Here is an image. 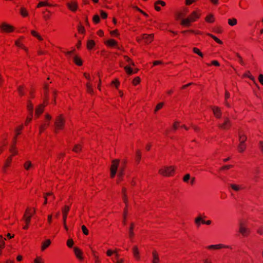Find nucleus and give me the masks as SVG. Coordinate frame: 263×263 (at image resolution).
<instances>
[{"label":"nucleus","instance_id":"obj_34","mask_svg":"<svg viewBox=\"0 0 263 263\" xmlns=\"http://www.w3.org/2000/svg\"><path fill=\"white\" fill-rule=\"evenodd\" d=\"M20 13L21 14V15L23 16H26L28 15V13L26 11V10H25V8L22 7L21 8V10H20Z\"/></svg>","mask_w":263,"mask_h":263},{"label":"nucleus","instance_id":"obj_51","mask_svg":"<svg viewBox=\"0 0 263 263\" xmlns=\"http://www.w3.org/2000/svg\"><path fill=\"white\" fill-rule=\"evenodd\" d=\"M18 93L19 94L21 95V96H23L24 95V92L23 91V87L22 86H19L18 87Z\"/></svg>","mask_w":263,"mask_h":263},{"label":"nucleus","instance_id":"obj_59","mask_svg":"<svg viewBox=\"0 0 263 263\" xmlns=\"http://www.w3.org/2000/svg\"><path fill=\"white\" fill-rule=\"evenodd\" d=\"M5 246V242L3 240H0V249L3 248Z\"/></svg>","mask_w":263,"mask_h":263},{"label":"nucleus","instance_id":"obj_54","mask_svg":"<svg viewBox=\"0 0 263 263\" xmlns=\"http://www.w3.org/2000/svg\"><path fill=\"white\" fill-rule=\"evenodd\" d=\"M11 157H9L7 160V161L5 164V167H7L9 166L10 163L11 162Z\"/></svg>","mask_w":263,"mask_h":263},{"label":"nucleus","instance_id":"obj_3","mask_svg":"<svg viewBox=\"0 0 263 263\" xmlns=\"http://www.w3.org/2000/svg\"><path fill=\"white\" fill-rule=\"evenodd\" d=\"M120 160L119 159H114L112 161V164L110 167V176L114 178L117 172L119 167Z\"/></svg>","mask_w":263,"mask_h":263},{"label":"nucleus","instance_id":"obj_11","mask_svg":"<svg viewBox=\"0 0 263 263\" xmlns=\"http://www.w3.org/2000/svg\"><path fill=\"white\" fill-rule=\"evenodd\" d=\"M45 106V105L41 104L36 108L35 115L37 117L43 112Z\"/></svg>","mask_w":263,"mask_h":263},{"label":"nucleus","instance_id":"obj_31","mask_svg":"<svg viewBox=\"0 0 263 263\" xmlns=\"http://www.w3.org/2000/svg\"><path fill=\"white\" fill-rule=\"evenodd\" d=\"M51 6V5L50 4H49V3H48L47 2H40L37 6V7H42V6Z\"/></svg>","mask_w":263,"mask_h":263},{"label":"nucleus","instance_id":"obj_44","mask_svg":"<svg viewBox=\"0 0 263 263\" xmlns=\"http://www.w3.org/2000/svg\"><path fill=\"white\" fill-rule=\"evenodd\" d=\"M124 174V168H120L118 171V176L120 177H122V175Z\"/></svg>","mask_w":263,"mask_h":263},{"label":"nucleus","instance_id":"obj_55","mask_svg":"<svg viewBox=\"0 0 263 263\" xmlns=\"http://www.w3.org/2000/svg\"><path fill=\"white\" fill-rule=\"evenodd\" d=\"M34 263H43V262L42 260V259L40 257H37L34 260Z\"/></svg>","mask_w":263,"mask_h":263},{"label":"nucleus","instance_id":"obj_49","mask_svg":"<svg viewBox=\"0 0 263 263\" xmlns=\"http://www.w3.org/2000/svg\"><path fill=\"white\" fill-rule=\"evenodd\" d=\"M78 31L80 33H84L85 32V28L83 26L80 25L78 27Z\"/></svg>","mask_w":263,"mask_h":263},{"label":"nucleus","instance_id":"obj_33","mask_svg":"<svg viewBox=\"0 0 263 263\" xmlns=\"http://www.w3.org/2000/svg\"><path fill=\"white\" fill-rule=\"evenodd\" d=\"M86 87H87V91L90 93H92L93 92V90L92 88V86L90 84L87 83Z\"/></svg>","mask_w":263,"mask_h":263},{"label":"nucleus","instance_id":"obj_21","mask_svg":"<svg viewBox=\"0 0 263 263\" xmlns=\"http://www.w3.org/2000/svg\"><path fill=\"white\" fill-rule=\"evenodd\" d=\"M73 61L78 65L80 66V65H82V61L81 59L77 56L73 57Z\"/></svg>","mask_w":263,"mask_h":263},{"label":"nucleus","instance_id":"obj_27","mask_svg":"<svg viewBox=\"0 0 263 263\" xmlns=\"http://www.w3.org/2000/svg\"><path fill=\"white\" fill-rule=\"evenodd\" d=\"M208 35L213 38L217 43L221 44L222 43V41H221L219 39L216 37L215 36L213 35L212 34L208 33Z\"/></svg>","mask_w":263,"mask_h":263},{"label":"nucleus","instance_id":"obj_30","mask_svg":"<svg viewBox=\"0 0 263 263\" xmlns=\"http://www.w3.org/2000/svg\"><path fill=\"white\" fill-rule=\"evenodd\" d=\"M27 109L29 111L30 115L32 116L33 112V105L30 102H28L27 105Z\"/></svg>","mask_w":263,"mask_h":263},{"label":"nucleus","instance_id":"obj_25","mask_svg":"<svg viewBox=\"0 0 263 263\" xmlns=\"http://www.w3.org/2000/svg\"><path fill=\"white\" fill-rule=\"evenodd\" d=\"M32 163H31L30 161H28L27 162H26L24 164V168L27 170H28L30 167H32Z\"/></svg>","mask_w":263,"mask_h":263},{"label":"nucleus","instance_id":"obj_5","mask_svg":"<svg viewBox=\"0 0 263 263\" xmlns=\"http://www.w3.org/2000/svg\"><path fill=\"white\" fill-rule=\"evenodd\" d=\"M239 232L243 236H246L249 233V230L247 228L245 223L240 221L239 224Z\"/></svg>","mask_w":263,"mask_h":263},{"label":"nucleus","instance_id":"obj_61","mask_svg":"<svg viewBox=\"0 0 263 263\" xmlns=\"http://www.w3.org/2000/svg\"><path fill=\"white\" fill-rule=\"evenodd\" d=\"M136 9H137L138 11H139V12H140L141 13H142L143 15H144L145 16H147V14L146 13H145V12H144L143 11H142L141 9H140L139 8H138L137 7H135Z\"/></svg>","mask_w":263,"mask_h":263},{"label":"nucleus","instance_id":"obj_2","mask_svg":"<svg viewBox=\"0 0 263 263\" xmlns=\"http://www.w3.org/2000/svg\"><path fill=\"white\" fill-rule=\"evenodd\" d=\"M65 124V120L62 115L57 117L54 121L55 129L54 132H58V130L62 129Z\"/></svg>","mask_w":263,"mask_h":263},{"label":"nucleus","instance_id":"obj_7","mask_svg":"<svg viewBox=\"0 0 263 263\" xmlns=\"http://www.w3.org/2000/svg\"><path fill=\"white\" fill-rule=\"evenodd\" d=\"M231 125V123L230 119L226 117L224 118V122L222 124H219L218 126L223 129H228Z\"/></svg>","mask_w":263,"mask_h":263},{"label":"nucleus","instance_id":"obj_36","mask_svg":"<svg viewBox=\"0 0 263 263\" xmlns=\"http://www.w3.org/2000/svg\"><path fill=\"white\" fill-rule=\"evenodd\" d=\"M191 179V176L189 174H186L183 178V180L185 182H188L189 180Z\"/></svg>","mask_w":263,"mask_h":263},{"label":"nucleus","instance_id":"obj_12","mask_svg":"<svg viewBox=\"0 0 263 263\" xmlns=\"http://www.w3.org/2000/svg\"><path fill=\"white\" fill-rule=\"evenodd\" d=\"M69 207L68 206H65V207L62 209L63 223H65L66 222L67 214L69 211Z\"/></svg>","mask_w":263,"mask_h":263},{"label":"nucleus","instance_id":"obj_46","mask_svg":"<svg viewBox=\"0 0 263 263\" xmlns=\"http://www.w3.org/2000/svg\"><path fill=\"white\" fill-rule=\"evenodd\" d=\"M163 105V103H159L156 107V109L155 110V112H156V111H157L159 109H160V108H161L162 107Z\"/></svg>","mask_w":263,"mask_h":263},{"label":"nucleus","instance_id":"obj_26","mask_svg":"<svg viewBox=\"0 0 263 263\" xmlns=\"http://www.w3.org/2000/svg\"><path fill=\"white\" fill-rule=\"evenodd\" d=\"M237 20L236 18L229 19L228 23L230 26H234L237 24Z\"/></svg>","mask_w":263,"mask_h":263},{"label":"nucleus","instance_id":"obj_20","mask_svg":"<svg viewBox=\"0 0 263 263\" xmlns=\"http://www.w3.org/2000/svg\"><path fill=\"white\" fill-rule=\"evenodd\" d=\"M134 226V223H132L130 224V227L129 229L128 234H129V237L130 238H132L133 237V236L134 235V233L133 232Z\"/></svg>","mask_w":263,"mask_h":263},{"label":"nucleus","instance_id":"obj_56","mask_svg":"<svg viewBox=\"0 0 263 263\" xmlns=\"http://www.w3.org/2000/svg\"><path fill=\"white\" fill-rule=\"evenodd\" d=\"M124 58L125 59H126V60L129 62L130 63V64L132 65H134V63L127 56H124Z\"/></svg>","mask_w":263,"mask_h":263},{"label":"nucleus","instance_id":"obj_43","mask_svg":"<svg viewBox=\"0 0 263 263\" xmlns=\"http://www.w3.org/2000/svg\"><path fill=\"white\" fill-rule=\"evenodd\" d=\"M73 241L72 239H69L67 241V245L68 247L71 248L73 246Z\"/></svg>","mask_w":263,"mask_h":263},{"label":"nucleus","instance_id":"obj_32","mask_svg":"<svg viewBox=\"0 0 263 263\" xmlns=\"http://www.w3.org/2000/svg\"><path fill=\"white\" fill-rule=\"evenodd\" d=\"M81 150V146L79 144H77L73 147L72 151L76 153H78Z\"/></svg>","mask_w":263,"mask_h":263},{"label":"nucleus","instance_id":"obj_8","mask_svg":"<svg viewBox=\"0 0 263 263\" xmlns=\"http://www.w3.org/2000/svg\"><path fill=\"white\" fill-rule=\"evenodd\" d=\"M222 248H231V247L229 246H224L222 244H218V245H212L209 246L208 248L209 249H219Z\"/></svg>","mask_w":263,"mask_h":263},{"label":"nucleus","instance_id":"obj_22","mask_svg":"<svg viewBox=\"0 0 263 263\" xmlns=\"http://www.w3.org/2000/svg\"><path fill=\"white\" fill-rule=\"evenodd\" d=\"M106 44H107L108 45L110 46H116L117 43L115 40L111 39V40L107 41L106 42Z\"/></svg>","mask_w":263,"mask_h":263},{"label":"nucleus","instance_id":"obj_19","mask_svg":"<svg viewBox=\"0 0 263 263\" xmlns=\"http://www.w3.org/2000/svg\"><path fill=\"white\" fill-rule=\"evenodd\" d=\"M51 243V241L49 239H47L43 243L42 246V250L44 251L45 249H46Z\"/></svg>","mask_w":263,"mask_h":263},{"label":"nucleus","instance_id":"obj_41","mask_svg":"<svg viewBox=\"0 0 263 263\" xmlns=\"http://www.w3.org/2000/svg\"><path fill=\"white\" fill-rule=\"evenodd\" d=\"M82 231H83V233L85 235H87L88 234V230L87 228L84 225H83L82 226Z\"/></svg>","mask_w":263,"mask_h":263},{"label":"nucleus","instance_id":"obj_64","mask_svg":"<svg viewBox=\"0 0 263 263\" xmlns=\"http://www.w3.org/2000/svg\"><path fill=\"white\" fill-rule=\"evenodd\" d=\"M257 232L260 234H262V232H263V228L261 227L258 230H257Z\"/></svg>","mask_w":263,"mask_h":263},{"label":"nucleus","instance_id":"obj_40","mask_svg":"<svg viewBox=\"0 0 263 263\" xmlns=\"http://www.w3.org/2000/svg\"><path fill=\"white\" fill-rule=\"evenodd\" d=\"M93 21L95 23H98L100 22V17L98 14L95 15L93 16Z\"/></svg>","mask_w":263,"mask_h":263},{"label":"nucleus","instance_id":"obj_39","mask_svg":"<svg viewBox=\"0 0 263 263\" xmlns=\"http://www.w3.org/2000/svg\"><path fill=\"white\" fill-rule=\"evenodd\" d=\"M213 15H212V14H210L209 15H208L205 20L207 22H210V23H212V22H214V20H213Z\"/></svg>","mask_w":263,"mask_h":263},{"label":"nucleus","instance_id":"obj_10","mask_svg":"<svg viewBox=\"0 0 263 263\" xmlns=\"http://www.w3.org/2000/svg\"><path fill=\"white\" fill-rule=\"evenodd\" d=\"M212 110L215 116L217 118H220L221 116V111L219 108L218 107H213Z\"/></svg>","mask_w":263,"mask_h":263},{"label":"nucleus","instance_id":"obj_63","mask_svg":"<svg viewBox=\"0 0 263 263\" xmlns=\"http://www.w3.org/2000/svg\"><path fill=\"white\" fill-rule=\"evenodd\" d=\"M212 64L217 66H219V63L217 61H213L212 62Z\"/></svg>","mask_w":263,"mask_h":263},{"label":"nucleus","instance_id":"obj_37","mask_svg":"<svg viewBox=\"0 0 263 263\" xmlns=\"http://www.w3.org/2000/svg\"><path fill=\"white\" fill-rule=\"evenodd\" d=\"M230 186L235 191H238L240 189L239 186L236 184H231Z\"/></svg>","mask_w":263,"mask_h":263},{"label":"nucleus","instance_id":"obj_60","mask_svg":"<svg viewBox=\"0 0 263 263\" xmlns=\"http://www.w3.org/2000/svg\"><path fill=\"white\" fill-rule=\"evenodd\" d=\"M39 129H40V134H41V133L44 131L45 129V126L44 125H41L40 127H39Z\"/></svg>","mask_w":263,"mask_h":263},{"label":"nucleus","instance_id":"obj_6","mask_svg":"<svg viewBox=\"0 0 263 263\" xmlns=\"http://www.w3.org/2000/svg\"><path fill=\"white\" fill-rule=\"evenodd\" d=\"M247 140V137H244V139H242V136H240L239 142L240 143L238 146V151L240 153H242L246 147L245 141Z\"/></svg>","mask_w":263,"mask_h":263},{"label":"nucleus","instance_id":"obj_18","mask_svg":"<svg viewBox=\"0 0 263 263\" xmlns=\"http://www.w3.org/2000/svg\"><path fill=\"white\" fill-rule=\"evenodd\" d=\"M133 254H134V257L137 259H139L140 256L139 255V251H138V248L137 246L134 247V248L133 249Z\"/></svg>","mask_w":263,"mask_h":263},{"label":"nucleus","instance_id":"obj_17","mask_svg":"<svg viewBox=\"0 0 263 263\" xmlns=\"http://www.w3.org/2000/svg\"><path fill=\"white\" fill-rule=\"evenodd\" d=\"M67 6L70 10L73 11H76L77 9V5L74 2L68 3Z\"/></svg>","mask_w":263,"mask_h":263},{"label":"nucleus","instance_id":"obj_53","mask_svg":"<svg viewBox=\"0 0 263 263\" xmlns=\"http://www.w3.org/2000/svg\"><path fill=\"white\" fill-rule=\"evenodd\" d=\"M115 251H112L111 250H107L106 252V254L108 256H110L112 254H114Z\"/></svg>","mask_w":263,"mask_h":263},{"label":"nucleus","instance_id":"obj_35","mask_svg":"<svg viewBox=\"0 0 263 263\" xmlns=\"http://www.w3.org/2000/svg\"><path fill=\"white\" fill-rule=\"evenodd\" d=\"M193 51L194 53L197 54L199 56L203 57V55L202 53L201 52H200V51L198 48H195V47L194 48Z\"/></svg>","mask_w":263,"mask_h":263},{"label":"nucleus","instance_id":"obj_57","mask_svg":"<svg viewBox=\"0 0 263 263\" xmlns=\"http://www.w3.org/2000/svg\"><path fill=\"white\" fill-rule=\"evenodd\" d=\"M196 0H185V4L187 5H191L194 2H195Z\"/></svg>","mask_w":263,"mask_h":263},{"label":"nucleus","instance_id":"obj_45","mask_svg":"<svg viewBox=\"0 0 263 263\" xmlns=\"http://www.w3.org/2000/svg\"><path fill=\"white\" fill-rule=\"evenodd\" d=\"M100 13H101V16L102 18L105 19V18H107V14L106 12H105L104 11H103L102 10H101Z\"/></svg>","mask_w":263,"mask_h":263},{"label":"nucleus","instance_id":"obj_16","mask_svg":"<svg viewBox=\"0 0 263 263\" xmlns=\"http://www.w3.org/2000/svg\"><path fill=\"white\" fill-rule=\"evenodd\" d=\"M158 5H161L162 6H164L165 5V3L160 0L157 1L155 3V8L157 11H160L161 9L160 7L158 6Z\"/></svg>","mask_w":263,"mask_h":263},{"label":"nucleus","instance_id":"obj_13","mask_svg":"<svg viewBox=\"0 0 263 263\" xmlns=\"http://www.w3.org/2000/svg\"><path fill=\"white\" fill-rule=\"evenodd\" d=\"M1 28L4 31H12L13 30V27L6 23H3L2 25L1 26Z\"/></svg>","mask_w":263,"mask_h":263},{"label":"nucleus","instance_id":"obj_14","mask_svg":"<svg viewBox=\"0 0 263 263\" xmlns=\"http://www.w3.org/2000/svg\"><path fill=\"white\" fill-rule=\"evenodd\" d=\"M153 260L152 263H159L160 258L158 253L156 251H154L153 252Z\"/></svg>","mask_w":263,"mask_h":263},{"label":"nucleus","instance_id":"obj_29","mask_svg":"<svg viewBox=\"0 0 263 263\" xmlns=\"http://www.w3.org/2000/svg\"><path fill=\"white\" fill-rule=\"evenodd\" d=\"M202 220H203L202 219L201 217H198L195 218V222L198 227H199L200 226V223H201V222H202Z\"/></svg>","mask_w":263,"mask_h":263},{"label":"nucleus","instance_id":"obj_52","mask_svg":"<svg viewBox=\"0 0 263 263\" xmlns=\"http://www.w3.org/2000/svg\"><path fill=\"white\" fill-rule=\"evenodd\" d=\"M258 80L259 82L263 85V74H260L259 75Z\"/></svg>","mask_w":263,"mask_h":263},{"label":"nucleus","instance_id":"obj_47","mask_svg":"<svg viewBox=\"0 0 263 263\" xmlns=\"http://www.w3.org/2000/svg\"><path fill=\"white\" fill-rule=\"evenodd\" d=\"M237 57L239 59V63L242 65H245V62H243V61L242 60V58L241 57V56L238 54V53H237L236 54Z\"/></svg>","mask_w":263,"mask_h":263},{"label":"nucleus","instance_id":"obj_4","mask_svg":"<svg viewBox=\"0 0 263 263\" xmlns=\"http://www.w3.org/2000/svg\"><path fill=\"white\" fill-rule=\"evenodd\" d=\"M174 170L175 168L173 166H164L163 168L160 169L159 172L163 176H170L172 175Z\"/></svg>","mask_w":263,"mask_h":263},{"label":"nucleus","instance_id":"obj_1","mask_svg":"<svg viewBox=\"0 0 263 263\" xmlns=\"http://www.w3.org/2000/svg\"><path fill=\"white\" fill-rule=\"evenodd\" d=\"M199 16L200 14L196 11H193L189 17L181 20V24L184 26H189L191 22L195 21L196 19L199 18Z\"/></svg>","mask_w":263,"mask_h":263},{"label":"nucleus","instance_id":"obj_15","mask_svg":"<svg viewBox=\"0 0 263 263\" xmlns=\"http://www.w3.org/2000/svg\"><path fill=\"white\" fill-rule=\"evenodd\" d=\"M73 250L76 256L81 260L83 259V257L82 256V252L77 247L74 248Z\"/></svg>","mask_w":263,"mask_h":263},{"label":"nucleus","instance_id":"obj_24","mask_svg":"<svg viewBox=\"0 0 263 263\" xmlns=\"http://www.w3.org/2000/svg\"><path fill=\"white\" fill-rule=\"evenodd\" d=\"M125 69L126 72L128 74H132L133 73H134L133 70L131 68H130L129 66L125 67ZM137 71V70H135L134 72L135 73Z\"/></svg>","mask_w":263,"mask_h":263},{"label":"nucleus","instance_id":"obj_62","mask_svg":"<svg viewBox=\"0 0 263 263\" xmlns=\"http://www.w3.org/2000/svg\"><path fill=\"white\" fill-rule=\"evenodd\" d=\"M259 148L262 153H263V142L262 141L259 142Z\"/></svg>","mask_w":263,"mask_h":263},{"label":"nucleus","instance_id":"obj_9","mask_svg":"<svg viewBox=\"0 0 263 263\" xmlns=\"http://www.w3.org/2000/svg\"><path fill=\"white\" fill-rule=\"evenodd\" d=\"M153 37L154 35L153 34L149 35L144 34L142 35V39L147 44L150 43L153 40Z\"/></svg>","mask_w":263,"mask_h":263},{"label":"nucleus","instance_id":"obj_58","mask_svg":"<svg viewBox=\"0 0 263 263\" xmlns=\"http://www.w3.org/2000/svg\"><path fill=\"white\" fill-rule=\"evenodd\" d=\"M232 167V165H224V166L220 168V170H225V169H229L230 168H231Z\"/></svg>","mask_w":263,"mask_h":263},{"label":"nucleus","instance_id":"obj_48","mask_svg":"<svg viewBox=\"0 0 263 263\" xmlns=\"http://www.w3.org/2000/svg\"><path fill=\"white\" fill-rule=\"evenodd\" d=\"M140 79L139 77H136L134 79L133 82V84L136 85L140 82Z\"/></svg>","mask_w":263,"mask_h":263},{"label":"nucleus","instance_id":"obj_50","mask_svg":"<svg viewBox=\"0 0 263 263\" xmlns=\"http://www.w3.org/2000/svg\"><path fill=\"white\" fill-rule=\"evenodd\" d=\"M50 195H52V193H47L45 195V196H44L45 201H44V204H46L47 203V196H50Z\"/></svg>","mask_w":263,"mask_h":263},{"label":"nucleus","instance_id":"obj_28","mask_svg":"<svg viewBox=\"0 0 263 263\" xmlns=\"http://www.w3.org/2000/svg\"><path fill=\"white\" fill-rule=\"evenodd\" d=\"M26 214H27L26 213H25V214L24 215V218L25 219L26 224H28L30 221L31 217V214L29 216H27Z\"/></svg>","mask_w":263,"mask_h":263},{"label":"nucleus","instance_id":"obj_42","mask_svg":"<svg viewBox=\"0 0 263 263\" xmlns=\"http://www.w3.org/2000/svg\"><path fill=\"white\" fill-rule=\"evenodd\" d=\"M15 45L17 46L24 49L25 51H27V49L22 44H21V43L18 41H16L15 42Z\"/></svg>","mask_w":263,"mask_h":263},{"label":"nucleus","instance_id":"obj_23","mask_svg":"<svg viewBox=\"0 0 263 263\" xmlns=\"http://www.w3.org/2000/svg\"><path fill=\"white\" fill-rule=\"evenodd\" d=\"M95 42L92 40H88L87 42V48L89 49H91L95 46Z\"/></svg>","mask_w":263,"mask_h":263},{"label":"nucleus","instance_id":"obj_38","mask_svg":"<svg viewBox=\"0 0 263 263\" xmlns=\"http://www.w3.org/2000/svg\"><path fill=\"white\" fill-rule=\"evenodd\" d=\"M140 158H141V153H140V151L138 150L136 152V160L138 163L139 162V161L140 160Z\"/></svg>","mask_w":263,"mask_h":263}]
</instances>
